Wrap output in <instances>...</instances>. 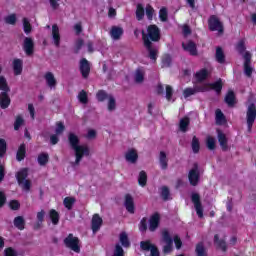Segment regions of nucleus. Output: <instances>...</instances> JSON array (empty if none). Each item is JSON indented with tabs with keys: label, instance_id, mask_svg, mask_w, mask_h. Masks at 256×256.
<instances>
[{
	"label": "nucleus",
	"instance_id": "35",
	"mask_svg": "<svg viewBox=\"0 0 256 256\" xmlns=\"http://www.w3.org/2000/svg\"><path fill=\"white\" fill-rule=\"evenodd\" d=\"M49 217L53 225H59V219H60L59 212H57L55 209H51L49 211Z\"/></svg>",
	"mask_w": 256,
	"mask_h": 256
},
{
	"label": "nucleus",
	"instance_id": "4",
	"mask_svg": "<svg viewBox=\"0 0 256 256\" xmlns=\"http://www.w3.org/2000/svg\"><path fill=\"white\" fill-rule=\"evenodd\" d=\"M81 241L79 238L73 236V234H69L64 239V245L67 247V249H71V251H74V253H81Z\"/></svg>",
	"mask_w": 256,
	"mask_h": 256
},
{
	"label": "nucleus",
	"instance_id": "21",
	"mask_svg": "<svg viewBox=\"0 0 256 256\" xmlns=\"http://www.w3.org/2000/svg\"><path fill=\"white\" fill-rule=\"evenodd\" d=\"M80 72L84 79H87V77H89V73H91V66H89V61L85 58L80 61Z\"/></svg>",
	"mask_w": 256,
	"mask_h": 256
},
{
	"label": "nucleus",
	"instance_id": "11",
	"mask_svg": "<svg viewBox=\"0 0 256 256\" xmlns=\"http://www.w3.org/2000/svg\"><path fill=\"white\" fill-rule=\"evenodd\" d=\"M191 200L194 204L198 217L203 219V206L201 205V196L197 193H192Z\"/></svg>",
	"mask_w": 256,
	"mask_h": 256
},
{
	"label": "nucleus",
	"instance_id": "37",
	"mask_svg": "<svg viewBox=\"0 0 256 256\" xmlns=\"http://www.w3.org/2000/svg\"><path fill=\"white\" fill-rule=\"evenodd\" d=\"M207 75H209V73L207 72V69H202L196 72L195 77L198 83H201V81H205L207 79Z\"/></svg>",
	"mask_w": 256,
	"mask_h": 256
},
{
	"label": "nucleus",
	"instance_id": "15",
	"mask_svg": "<svg viewBox=\"0 0 256 256\" xmlns=\"http://www.w3.org/2000/svg\"><path fill=\"white\" fill-rule=\"evenodd\" d=\"M124 207L126 208V211L133 215L135 213V200L133 199V196L131 194H126L124 199Z\"/></svg>",
	"mask_w": 256,
	"mask_h": 256
},
{
	"label": "nucleus",
	"instance_id": "19",
	"mask_svg": "<svg viewBox=\"0 0 256 256\" xmlns=\"http://www.w3.org/2000/svg\"><path fill=\"white\" fill-rule=\"evenodd\" d=\"M103 225V218L99 216V214H94L91 221V229L93 233H96L101 229V226Z\"/></svg>",
	"mask_w": 256,
	"mask_h": 256
},
{
	"label": "nucleus",
	"instance_id": "17",
	"mask_svg": "<svg viewBox=\"0 0 256 256\" xmlns=\"http://www.w3.org/2000/svg\"><path fill=\"white\" fill-rule=\"evenodd\" d=\"M182 47L184 51H187L192 57H197L199 55L197 51V44L193 41H188L186 43H182Z\"/></svg>",
	"mask_w": 256,
	"mask_h": 256
},
{
	"label": "nucleus",
	"instance_id": "2",
	"mask_svg": "<svg viewBox=\"0 0 256 256\" xmlns=\"http://www.w3.org/2000/svg\"><path fill=\"white\" fill-rule=\"evenodd\" d=\"M68 140L72 149L75 151V165H79V163H81V159H83V155H86V157L89 156V147L79 145V137L74 133L69 134Z\"/></svg>",
	"mask_w": 256,
	"mask_h": 256
},
{
	"label": "nucleus",
	"instance_id": "41",
	"mask_svg": "<svg viewBox=\"0 0 256 256\" xmlns=\"http://www.w3.org/2000/svg\"><path fill=\"white\" fill-rule=\"evenodd\" d=\"M159 163H160L161 169H167V167H168L167 154H165L164 151L160 152Z\"/></svg>",
	"mask_w": 256,
	"mask_h": 256
},
{
	"label": "nucleus",
	"instance_id": "52",
	"mask_svg": "<svg viewBox=\"0 0 256 256\" xmlns=\"http://www.w3.org/2000/svg\"><path fill=\"white\" fill-rule=\"evenodd\" d=\"M169 195H171V193L169 192V188L167 186H163L161 188V197L163 201H169Z\"/></svg>",
	"mask_w": 256,
	"mask_h": 256
},
{
	"label": "nucleus",
	"instance_id": "18",
	"mask_svg": "<svg viewBox=\"0 0 256 256\" xmlns=\"http://www.w3.org/2000/svg\"><path fill=\"white\" fill-rule=\"evenodd\" d=\"M123 28L120 26H112L109 32V35L113 41H119L123 37Z\"/></svg>",
	"mask_w": 256,
	"mask_h": 256
},
{
	"label": "nucleus",
	"instance_id": "61",
	"mask_svg": "<svg viewBox=\"0 0 256 256\" xmlns=\"http://www.w3.org/2000/svg\"><path fill=\"white\" fill-rule=\"evenodd\" d=\"M56 135H61V133H63L65 131V125L63 124V122H58L56 124Z\"/></svg>",
	"mask_w": 256,
	"mask_h": 256
},
{
	"label": "nucleus",
	"instance_id": "27",
	"mask_svg": "<svg viewBox=\"0 0 256 256\" xmlns=\"http://www.w3.org/2000/svg\"><path fill=\"white\" fill-rule=\"evenodd\" d=\"M214 245L221 249L224 253L227 251V243L225 240H219V234L214 236Z\"/></svg>",
	"mask_w": 256,
	"mask_h": 256
},
{
	"label": "nucleus",
	"instance_id": "58",
	"mask_svg": "<svg viewBox=\"0 0 256 256\" xmlns=\"http://www.w3.org/2000/svg\"><path fill=\"white\" fill-rule=\"evenodd\" d=\"M123 247L120 244H116L113 256H125Z\"/></svg>",
	"mask_w": 256,
	"mask_h": 256
},
{
	"label": "nucleus",
	"instance_id": "20",
	"mask_svg": "<svg viewBox=\"0 0 256 256\" xmlns=\"http://www.w3.org/2000/svg\"><path fill=\"white\" fill-rule=\"evenodd\" d=\"M44 79L49 89H55L57 87V79H55V75L53 74V72H46L44 75Z\"/></svg>",
	"mask_w": 256,
	"mask_h": 256
},
{
	"label": "nucleus",
	"instance_id": "30",
	"mask_svg": "<svg viewBox=\"0 0 256 256\" xmlns=\"http://www.w3.org/2000/svg\"><path fill=\"white\" fill-rule=\"evenodd\" d=\"M14 227H16V229H19V231H23V229H25V218L23 216L15 217Z\"/></svg>",
	"mask_w": 256,
	"mask_h": 256
},
{
	"label": "nucleus",
	"instance_id": "53",
	"mask_svg": "<svg viewBox=\"0 0 256 256\" xmlns=\"http://www.w3.org/2000/svg\"><path fill=\"white\" fill-rule=\"evenodd\" d=\"M25 123V120L23 119L22 116H17L16 120L14 122V129L15 131H19V129L21 128V125H23Z\"/></svg>",
	"mask_w": 256,
	"mask_h": 256
},
{
	"label": "nucleus",
	"instance_id": "26",
	"mask_svg": "<svg viewBox=\"0 0 256 256\" xmlns=\"http://www.w3.org/2000/svg\"><path fill=\"white\" fill-rule=\"evenodd\" d=\"M13 71L14 75H21L23 73V60L14 59L13 61Z\"/></svg>",
	"mask_w": 256,
	"mask_h": 256
},
{
	"label": "nucleus",
	"instance_id": "8",
	"mask_svg": "<svg viewBox=\"0 0 256 256\" xmlns=\"http://www.w3.org/2000/svg\"><path fill=\"white\" fill-rule=\"evenodd\" d=\"M162 241L166 244L162 251L164 255H169V253H172L173 251V238H171V235H169V231L165 230L162 233Z\"/></svg>",
	"mask_w": 256,
	"mask_h": 256
},
{
	"label": "nucleus",
	"instance_id": "14",
	"mask_svg": "<svg viewBox=\"0 0 256 256\" xmlns=\"http://www.w3.org/2000/svg\"><path fill=\"white\" fill-rule=\"evenodd\" d=\"M207 91V88L203 86H194L193 88H186L183 91V96L185 99L191 97V95H195L197 93H203Z\"/></svg>",
	"mask_w": 256,
	"mask_h": 256
},
{
	"label": "nucleus",
	"instance_id": "39",
	"mask_svg": "<svg viewBox=\"0 0 256 256\" xmlns=\"http://www.w3.org/2000/svg\"><path fill=\"white\" fill-rule=\"evenodd\" d=\"M191 147L193 153H199V150L201 149V144L199 143V138H197V136H194L192 138Z\"/></svg>",
	"mask_w": 256,
	"mask_h": 256
},
{
	"label": "nucleus",
	"instance_id": "64",
	"mask_svg": "<svg viewBox=\"0 0 256 256\" xmlns=\"http://www.w3.org/2000/svg\"><path fill=\"white\" fill-rule=\"evenodd\" d=\"M5 256H17V251H15V249L9 247L6 248L4 251Z\"/></svg>",
	"mask_w": 256,
	"mask_h": 256
},
{
	"label": "nucleus",
	"instance_id": "31",
	"mask_svg": "<svg viewBox=\"0 0 256 256\" xmlns=\"http://www.w3.org/2000/svg\"><path fill=\"white\" fill-rule=\"evenodd\" d=\"M190 123H191V120L189 119V117H184L180 119V123H179L180 131H182V133H187V127H189Z\"/></svg>",
	"mask_w": 256,
	"mask_h": 256
},
{
	"label": "nucleus",
	"instance_id": "24",
	"mask_svg": "<svg viewBox=\"0 0 256 256\" xmlns=\"http://www.w3.org/2000/svg\"><path fill=\"white\" fill-rule=\"evenodd\" d=\"M217 134H218V141L220 143V147L222 148V151H227V149H229V146H227V141H228L227 136L221 130H217Z\"/></svg>",
	"mask_w": 256,
	"mask_h": 256
},
{
	"label": "nucleus",
	"instance_id": "63",
	"mask_svg": "<svg viewBox=\"0 0 256 256\" xmlns=\"http://www.w3.org/2000/svg\"><path fill=\"white\" fill-rule=\"evenodd\" d=\"M171 97H173V87L167 85L166 86V99H167V101H171Z\"/></svg>",
	"mask_w": 256,
	"mask_h": 256
},
{
	"label": "nucleus",
	"instance_id": "57",
	"mask_svg": "<svg viewBox=\"0 0 256 256\" xmlns=\"http://www.w3.org/2000/svg\"><path fill=\"white\" fill-rule=\"evenodd\" d=\"M171 63H172L171 56L165 55L162 59V67L163 68L171 67Z\"/></svg>",
	"mask_w": 256,
	"mask_h": 256
},
{
	"label": "nucleus",
	"instance_id": "60",
	"mask_svg": "<svg viewBox=\"0 0 256 256\" xmlns=\"http://www.w3.org/2000/svg\"><path fill=\"white\" fill-rule=\"evenodd\" d=\"M84 44L85 42L83 41V39H78L75 43L74 52L79 53V51H81V48L83 47Z\"/></svg>",
	"mask_w": 256,
	"mask_h": 256
},
{
	"label": "nucleus",
	"instance_id": "62",
	"mask_svg": "<svg viewBox=\"0 0 256 256\" xmlns=\"http://www.w3.org/2000/svg\"><path fill=\"white\" fill-rule=\"evenodd\" d=\"M139 229L141 233H145V231H147V218H142L140 221Z\"/></svg>",
	"mask_w": 256,
	"mask_h": 256
},
{
	"label": "nucleus",
	"instance_id": "45",
	"mask_svg": "<svg viewBox=\"0 0 256 256\" xmlns=\"http://www.w3.org/2000/svg\"><path fill=\"white\" fill-rule=\"evenodd\" d=\"M109 96L111 95L107 94L105 90H99L96 94V99H98V101L103 103V101H105L106 99H109Z\"/></svg>",
	"mask_w": 256,
	"mask_h": 256
},
{
	"label": "nucleus",
	"instance_id": "40",
	"mask_svg": "<svg viewBox=\"0 0 256 256\" xmlns=\"http://www.w3.org/2000/svg\"><path fill=\"white\" fill-rule=\"evenodd\" d=\"M209 87H211V89H213L214 91H216V93H221V90L223 89V83L222 80L219 79L218 81L208 84Z\"/></svg>",
	"mask_w": 256,
	"mask_h": 256
},
{
	"label": "nucleus",
	"instance_id": "5",
	"mask_svg": "<svg viewBox=\"0 0 256 256\" xmlns=\"http://www.w3.org/2000/svg\"><path fill=\"white\" fill-rule=\"evenodd\" d=\"M28 175H29V173L27 171V168H24V169L20 170L16 174L17 182L20 185V187H22V189L24 191H30L31 190V181L27 180Z\"/></svg>",
	"mask_w": 256,
	"mask_h": 256
},
{
	"label": "nucleus",
	"instance_id": "50",
	"mask_svg": "<svg viewBox=\"0 0 256 256\" xmlns=\"http://www.w3.org/2000/svg\"><path fill=\"white\" fill-rule=\"evenodd\" d=\"M4 21L7 25H15L17 23V15L10 14L4 18Z\"/></svg>",
	"mask_w": 256,
	"mask_h": 256
},
{
	"label": "nucleus",
	"instance_id": "59",
	"mask_svg": "<svg viewBox=\"0 0 256 256\" xmlns=\"http://www.w3.org/2000/svg\"><path fill=\"white\" fill-rule=\"evenodd\" d=\"M153 13H155V10L153 9V7H151V5H147L146 6V16L149 19V21L153 20Z\"/></svg>",
	"mask_w": 256,
	"mask_h": 256
},
{
	"label": "nucleus",
	"instance_id": "25",
	"mask_svg": "<svg viewBox=\"0 0 256 256\" xmlns=\"http://www.w3.org/2000/svg\"><path fill=\"white\" fill-rule=\"evenodd\" d=\"M37 223L34 224L33 229L35 231H39L41 227H43V221H45V210H41L37 213Z\"/></svg>",
	"mask_w": 256,
	"mask_h": 256
},
{
	"label": "nucleus",
	"instance_id": "36",
	"mask_svg": "<svg viewBox=\"0 0 256 256\" xmlns=\"http://www.w3.org/2000/svg\"><path fill=\"white\" fill-rule=\"evenodd\" d=\"M215 57L218 63H221V64L225 63V53L223 52V48L221 47L216 48Z\"/></svg>",
	"mask_w": 256,
	"mask_h": 256
},
{
	"label": "nucleus",
	"instance_id": "16",
	"mask_svg": "<svg viewBox=\"0 0 256 256\" xmlns=\"http://www.w3.org/2000/svg\"><path fill=\"white\" fill-rule=\"evenodd\" d=\"M161 222V216L159 215V213H154L150 219H149V231L153 232V231H157V228L159 227V223Z\"/></svg>",
	"mask_w": 256,
	"mask_h": 256
},
{
	"label": "nucleus",
	"instance_id": "13",
	"mask_svg": "<svg viewBox=\"0 0 256 256\" xmlns=\"http://www.w3.org/2000/svg\"><path fill=\"white\" fill-rule=\"evenodd\" d=\"M140 247L142 251H150L151 256H159V249L157 246L151 244L150 241H141Z\"/></svg>",
	"mask_w": 256,
	"mask_h": 256
},
{
	"label": "nucleus",
	"instance_id": "1",
	"mask_svg": "<svg viewBox=\"0 0 256 256\" xmlns=\"http://www.w3.org/2000/svg\"><path fill=\"white\" fill-rule=\"evenodd\" d=\"M142 41L149 59H151V61H157L159 47L154 43L161 41V29L155 24L149 25L146 31L142 30Z\"/></svg>",
	"mask_w": 256,
	"mask_h": 256
},
{
	"label": "nucleus",
	"instance_id": "28",
	"mask_svg": "<svg viewBox=\"0 0 256 256\" xmlns=\"http://www.w3.org/2000/svg\"><path fill=\"white\" fill-rule=\"evenodd\" d=\"M195 253L196 256H208L207 248H205V244L203 242L196 244Z\"/></svg>",
	"mask_w": 256,
	"mask_h": 256
},
{
	"label": "nucleus",
	"instance_id": "12",
	"mask_svg": "<svg viewBox=\"0 0 256 256\" xmlns=\"http://www.w3.org/2000/svg\"><path fill=\"white\" fill-rule=\"evenodd\" d=\"M23 51L25 52L28 57L30 55H33L35 51V42L33 41V38L31 37H25L23 41Z\"/></svg>",
	"mask_w": 256,
	"mask_h": 256
},
{
	"label": "nucleus",
	"instance_id": "3",
	"mask_svg": "<svg viewBox=\"0 0 256 256\" xmlns=\"http://www.w3.org/2000/svg\"><path fill=\"white\" fill-rule=\"evenodd\" d=\"M256 119V106L255 103H251L248 105L246 110V124H247V131L251 133L253 129V125L255 124Z\"/></svg>",
	"mask_w": 256,
	"mask_h": 256
},
{
	"label": "nucleus",
	"instance_id": "22",
	"mask_svg": "<svg viewBox=\"0 0 256 256\" xmlns=\"http://www.w3.org/2000/svg\"><path fill=\"white\" fill-rule=\"evenodd\" d=\"M52 39L56 47L61 45V34L59 33V26L57 24L52 25Z\"/></svg>",
	"mask_w": 256,
	"mask_h": 256
},
{
	"label": "nucleus",
	"instance_id": "48",
	"mask_svg": "<svg viewBox=\"0 0 256 256\" xmlns=\"http://www.w3.org/2000/svg\"><path fill=\"white\" fill-rule=\"evenodd\" d=\"M145 17V9L143 8V5L138 4L136 9V18L138 21H141Z\"/></svg>",
	"mask_w": 256,
	"mask_h": 256
},
{
	"label": "nucleus",
	"instance_id": "42",
	"mask_svg": "<svg viewBox=\"0 0 256 256\" xmlns=\"http://www.w3.org/2000/svg\"><path fill=\"white\" fill-rule=\"evenodd\" d=\"M138 183L140 187L147 185V173L143 170L139 173Z\"/></svg>",
	"mask_w": 256,
	"mask_h": 256
},
{
	"label": "nucleus",
	"instance_id": "29",
	"mask_svg": "<svg viewBox=\"0 0 256 256\" xmlns=\"http://www.w3.org/2000/svg\"><path fill=\"white\" fill-rule=\"evenodd\" d=\"M225 103L228 104V107H234L235 106V92L232 90L228 91V93L225 96L224 99Z\"/></svg>",
	"mask_w": 256,
	"mask_h": 256
},
{
	"label": "nucleus",
	"instance_id": "51",
	"mask_svg": "<svg viewBox=\"0 0 256 256\" xmlns=\"http://www.w3.org/2000/svg\"><path fill=\"white\" fill-rule=\"evenodd\" d=\"M23 29H24V33H26V35H29V33H31V23L29 22V19L27 18H23Z\"/></svg>",
	"mask_w": 256,
	"mask_h": 256
},
{
	"label": "nucleus",
	"instance_id": "43",
	"mask_svg": "<svg viewBox=\"0 0 256 256\" xmlns=\"http://www.w3.org/2000/svg\"><path fill=\"white\" fill-rule=\"evenodd\" d=\"M78 101L82 103V105H87L89 103V98L87 96V92L85 90H82L78 94Z\"/></svg>",
	"mask_w": 256,
	"mask_h": 256
},
{
	"label": "nucleus",
	"instance_id": "32",
	"mask_svg": "<svg viewBox=\"0 0 256 256\" xmlns=\"http://www.w3.org/2000/svg\"><path fill=\"white\" fill-rule=\"evenodd\" d=\"M26 153H27V148L25 144H21L16 154L17 161H23V159H25Z\"/></svg>",
	"mask_w": 256,
	"mask_h": 256
},
{
	"label": "nucleus",
	"instance_id": "49",
	"mask_svg": "<svg viewBox=\"0 0 256 256\" xmlns=\"http://www.w3.org/2000/svg\"><path fill=\"white\" fill-rule=\"evenodd\" d=\"M247 47L245 46V39H241L237 44H236V50L240 55H243L245 53Z\"/></svg>",
	"mask_w": 256,
	"mask_h": 256
},
{
	"label": "nucleus",
	"instance_id": "6",
	"mask_svg": "<svg viewBox=\"0 0 256 256\" xmlns=\"http://www.w3.org/2000/svg\"><path fill=\"white\" fill-rule=\"evenodd\" d=\"M0 107L1 109H7L9 105H11V98H9V92L11 91V88H9V84H7V88L5 86L0 85Z\"/></svg>",
	"mask_w": 256,
	"mask_h": 256
},
{
	"label": "nucleus",
	"instance_id": "47",
	"mask_svg": "<svg viewBox=\"0 0 256 256\" xmlns=\"http://www.w3.org/2000/svg\"><path fill=\"white\" fill-rule=\"evenodd\" d=\"M144 77H145V72H143V70L141 69H137L134 75V79L136 83H143Z\"/></svg>",
	"mask_w": 256,
	"mask_h": 256
},
{
	"label": "nucleus",
	"instance_id": "46",
	"mask_svg": "<svg viewBox=\"0 0 256 256\" xmlns=\"http://www.w3.org/2000/svg\"><path fill=\"white\" fill-rule=\"evenodd\" d=\"M117 109V101L113 95H110L108 98V111H115Z\"/></svg>",
	"mask_w": 256,
	"mask_h": 256
},
{
	"label": "nucleus",
	"instance_id": "10",
	"mask_svg": "<svg viewBox=\"0 0 256 256\" xmlns=\"http://www.w3.org/2000/svg\"><path fill=\"white\" fill-rule=\"evenodd\" d=\"M244 59V75L246 77H251L253 75V68L251 66V52L246 51L243 54Z\"/></svg>",
	"mask_w": 256,
	"mask_h": 256
},
{
	"label": "nucleus",
	"instance_id": "44",
	"mask_svg": "<svg viewBox=\"0 0 256 256\" xmlns=\"http://www.w3.org/2000/svg\"><path fill=\"white\" fill-rule=\"evenodd\" d=\"M38 163L41 166L47 165V163H49V154L41 153L40 155H38Z\"/></svg>",
	"mask_w": 256,
	"mask_h": 256
},
{
	"label": "nucleus",
	"instance_id": "56",
	"mask_svg": "<svg viewBox=\"0 0 256 256\" xmlns=\"http://www.w3.org/2000/svg\"><path fill=\"white\" fill-rule=\"evenodd\" d=\"M168 13H167V8H161L159 11V19L163 23L167 21Z\"/></svg>",
	"mask_w": 256,
	"mask_h": 256
},
{
	"label": "nucleus",
	"instance_id": "23",
	"mask_svg": "<svg viewBox=\"0 0 256 256\" xmlns=\"http://www.w3.org/2000/svg\"><path fill=\"white\" fill-rule=\"evenodd\" d=\"M125 159L128 161V163H137V160L139 159L137 150L129 149L125 154Z\"/></svg>",
	"mask_w": 256,
	"mask_h": 256
},
{
	"label": "nucleus",
	"instance_id": "7",
	"mask_svg": "<svg viewBox=\"0 0 256 256\" xmlns=\"http://www.w3.org/2000/svg\"><path fill=\"white\" fill-rule=\"evenodd\" d=\"M188 179L192 187H197V185H199V179H200L199 164L197 163L193 164V168L188 173Z\"/></svg>",
	"mask_w": 256,
	"mask_h": 256
},
{
	"label": "nucleus",
	"instance_id": "33",
	"mask_svg": "<svg viewBox=\"0 0 256 256\" xmlns=\"http://www.w3.org/2000/svg\"><path fill=\"white\" fill-rule=\"evenodd\" d=\"M76 199L75 197H66L63 200V205L66 209H68V211H71V209H73V205H75L76 203Z\"/></svg>",
	"mask_w": 256,
	"mask_h": 256
},
{
	"label": "nucleus",
	"instance_id": "38",
	"mask_svg": "<svg viewBox=\"0 0 256 256\" xmlns=\"http://www.w3.org/2000/svg\"><path fill=\"white\" fill-rule=\"evenodd\" d=\"M120 243L122 247H130L131 242H129V236H127L126 232L120 233Z\"/></svg>",
	"mask_w": 256,
	"mask_h": 256
},
{
	"label": "nucleus",
	"instance_id": "54",
	"mask_svg": "<svg viewBox=\"0 0 256 256\" xmlns=\"http://www.w3.org/2000/svg\"><path fill=\"white\" fill-rule=\"evenodd\" d=\"M206 146L210 151L215 150V138L208 136L206 140Z\"/></svg>",
	"mask_w": 256,
	"mask_h": 256
},
{
	"label": "nucleus",
	"instance_id": "9",
	"mask_svg": "<svg viewBox=\"0 0 256 256\" xmlns=\"http://www.w3.org/2000/svg\"><path fill=\"white\" fill-rule=\"evenodd\" d=\"M208 27L210 31H218V33H223V23L215 15L210 16L208 20Z\"/></svg>",
	"mask_w": 256,
	"mask_h": 256
},
{
	"label": "nucleus",
	"instance_id": "55",
	"mask_svg": "<svg viewBox=\"0 0 256 256\" xmlns=\"http://www.w3.org/2000/svg\"><path fill=\"white\" fill-rule=\"evenodd\" d=\"M7 153V142L5 139H0V157H3Z\"/></svg>",
	"mask_w": 256,
	"mask_h": 256
},
{
	"label": "nucleus",
	"instance_id": "34",
	"mask_svg": "<svg viewBox=\"0 0 256 256\" xmlns=\"http://www.w3.org/2000/svg\"><path fill=\"white\" fill-rule=\"evenodd\" d=\"M227 120L225 119V114L221 111V109L216 110V124L217 125H225Z\"/></svg>",
	"mask_w": 256,
	"mask_h": 256
}]
</instances>
